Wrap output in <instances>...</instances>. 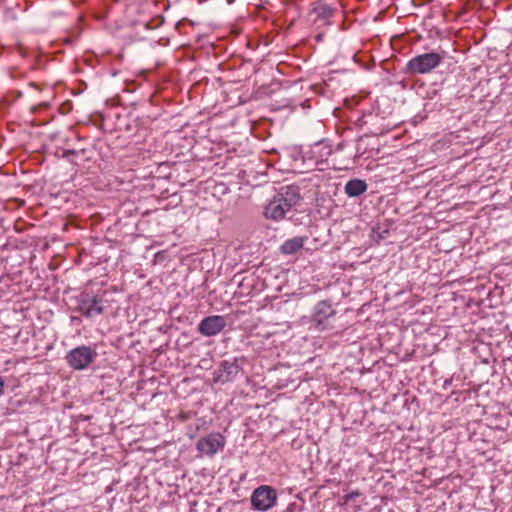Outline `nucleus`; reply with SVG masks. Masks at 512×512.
I'll return each mask as SVG.
<instances>
[{"label":"nucleus","mask_w":512,"mask_h":512,"mask_svg":"<svg viewBox=\"0 0 512 512\" xmlns=\"http://www.w3.org/2000/svg\"><path fill=\"white\" fill-rule=\"evenodd\" d=\"M300 200L297 186L282 187L265 207L264 215L268 219L281 220Z\"/></svg>","instance_id":"nucleus-1"},{"label":"nucleus","mask_w":512,"mask_h":512,"mask_svg":"<svg viewBox=\"0 0 512 512\" xmlns=\"http://www.w3.org/2000/svg\"><path fill=\"white\" fill-rule=\"evenodd\" d=\"M443 59L444 54L437 52L419 54L407 62L406 70L413 75L427 74L437 68Z\"/></svg>","instance_id":"nucleus-2"},{"label":"nucleus","mask_w":512,"mask_h":512,"mask_svg":"<svg viewBox=\"0 0 512 512\" xmlns=\"http://www.w3.org/2000/svg\"><path fill=\"white\" fill-rule=\"evenodd\" d=\"M98 354L90 346H78L69 351L65 357L67 364L74 370H84L95 361Z\"/></svg>","instance_id":"nucleus-3"},{"label":"nucleus","mask_w":512,"mask_h":512,"mask_svg":"<svg viewBox=\"0 0 512 512\" xmlns=\"http://www.w3.org/2000/svg\"><path fill=\"white\" fill-rule=\"evenodd\" d=\"M277 500V494L274 488L268 485H262L256 488L251 495V505L258 511H267L274 507Z\"/></svg>","instance_id":"nucleus-4"},{"label":"nucleus","mask_w":512,"mask_h":512,"mask_svg":"<svg viewBox=\"0 0 512 512\" xmlns=\"http://www.w3.org/2000/svg\"><path fill=\"white\" fill-rule=\"evenodd\" d=\"M336 315V310L329 301H320L317 303L312 315V322L316 329L324 331L332 328L331 320Z\"/></svg>","instance_id":"nucleus-5"},{"label":"nucleus","mask_w":512,"mask_h":512,"mask_svg":"<svg viewBox=\"0 0 512 512\" xmlns=\"http://www.w3.org/2000/svg\"><path fill=\"white\" fill-rule=\"evenodd\" d=\"M225 437L218 432L200 438L196 443L197 451L202 455L213 456L225 446Z\"/></svg>","instance_id":"nucleus-6"},{"label":"nucleus","mask_w":512,"mask_h":512,"mask_svg":"<svg viewBox=\"0 0 512 512\" xmlns=\"http://www.w3.org/2000/svg\"><path fill=\"white\" fill-rule=\"evenodd\" d=\"M105 310V302L96 296L83 295L78 303V311L86 318L101 315Z\"/></svg>","instance_id":"nucleus-7"},{"label":"nucleus","mask_w":512,"mask_h":512,"mask_svg":"<svg viewBox=\"0 0 512 512\" xmlns=\"http://www.w3.org/2000/svg\"><path fill=\"white\" fill-rule=\"evenodd\" d=\"M226 327V319L221 315L205 317L198 326L199 332L207 337L219 334Z\"/></svg>","instance_id":"nucleus-8"},{"label":"nucleus","mask_w":512,"mask_h":512,"mask_svg":"<svg viewBox=\"0 0 512 512\" xmlns=\"http://www.w3.org/2000/svg\"><path fill=\"white\" fill-rule=\"evenodd\" d=\"M240 367L236 359L233 361H223L217 371H215V381L226 383L231 381L239 372Z\"/></svg>","instance_id":"nucleus-9"},{"label":"nucleus","mask_w":512,"mask_h":512,"mask_svg":"<svg viewBox=\"0 0 512 512\" xmlns=\"http://www.w3.org/2000/svg\"><path fill=\"white\" fill-rule=\"evenodd\" d=\"M331 154V145L323 141L314 143L309 150V158L317 164L327 161Z\"/></svg>","instance_id":"nucleus-10"},{"label":"nucleus","mask_w":512,"mask_h":512,"mask_svg":"<svg viewBox=\"0 0 512 512\" xmlns=\"http://www.w3.org/2000/svg\"><path fill=\"white\" fill-rule=\"evenodd\" d=\"M305 241L306 238L302 236L288 239L281 245L280 251L284 255H293L304 246Z\"/></svg>","instance_id":"nucleus-11"},{"label":"nucleus","mask_w":512,"mask_h":512,"mask_svg":"<svg viewBox=\"0 0 512 512\" xmlns=\"http://www.w3.org/2000/svg\"><path fill=\"white\" fill-rule=\"evenodd\" d=\"M367 190V184L360 179L349 180L345 185V193L349 197H357Z\"/></svg>","instance_id":"nucleus-12"},{"label":"nucleus","mask_w":512,"mask_h":512,"mask_svg":"<svg viewBox=\"0 0 512 512\" xmlns=\"http://www.w3.org/2000/svg\"><path fill=\"white\" fill-rule=\"evenodd\" d=\"M335 8L318 1L313 4L312 12L316 14L318 19L327 20L334 14Z\"/></svg>","instance_id":"nucleus-13"},{"label":"nucleus","mask_w":512,"mask_h":512,"mask_svg":"<svg viewBox=\"0 0 512 512\" xmlns=\"http://www.w3.org/2000/svg\"><path fill=\"white\" fill-rule=\"evenodd\" d=\"M358 496H359L358 492H351L350 494L345 495V501L348 502Z\"/></svg>","instance_id":"nucleus-14"},{"label":"nucleus","mask_w":512,"mask_h":512,"mask_svg":"<svg viewBox=\"0 0 512 512\" xmlns=\"http://www.w3.org/2000/svg\"><path fill=\"white\" fill-rule=\"evenodd\" d=\"M47 106H48V104L46 102H43L40 105L33 107L32 112L37 111L39 108H46Z\"/></svg>","instance_id":"nucleus-15"},{"label":"nucleus","mask_w":512,"mask_h":512,"mask_svg":"<svg viewBox=\"0 0 512 512\" xmlns=\"http://www.w3.org/2000/svg\"><path fill=\"white\" fill-rule=\"evenodd\" d=\"M76 154L75 150H67L64 152V157L68 158L70 155Z\"/></svg>","instance_id":"nucleus-16"},{"label":"nucleus","mask_w":512,"mask_h":512,"mask_svg":"<svg viewBox=\"0 0 512 512\" xmlns=\"http://www.w3.org/2000/svg\"><path fill=\"white\" fill-rule=\"evenodd\" d=\"M3 389H4V381H3L2 377L0 376V395L3 393Z\"/></svg>","instance_id":"nucleus-17"},{"label":"nucleus","mask_w":512,"mask_h":512,"mask_svg":"<svg viewBox=\"0 0 512 512\" xmlns=\"http://www.w3.org/2000/svg\"><path fill=\"white\" fill-rule=\"evenodd\" d=\"M29 86H30V87H33V88H35V89H38V86H37V84H35V83H30V84H29Z\"/></svg>","instance_id":"nucleus-18"}]
</instances>
